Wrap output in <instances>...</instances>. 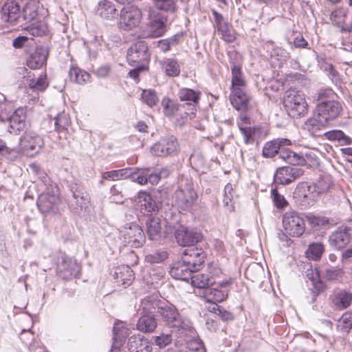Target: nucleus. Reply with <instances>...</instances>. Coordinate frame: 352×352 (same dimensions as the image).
I'll use <instances>...</instances> for the list:
<instances>
[{
    "mask_svg": "<svg viewBox=\"0 0 352 352\" xmlns=\"http://www.w3.org/2000/svg\"><path fill=\"white\" fill-rule=\"evenodd\" d=\"M341 110L342 105L336 100L318 103L314 118L307 120L306 124L316 128L325 126L329 121L338 118Z\"/></svg>",
    "mask_w": 352,
    "mask_h": 352,
    "instance_id": "nucleus-1",
    "label": "nucleus"
},
{
    "mask_svg": "<svg viewBox=\"0 0 352 352\" xmlns=\"http://www.w3.org/2000/svg\"><path fill=\"white\" fill-rule=\"evenodd\" d=\"M283 104L289 116L298 118L308 112V104L303 93L296 89H289L285 93Z\"/></svg>",
    "mask_w": 352,
    "mask_h": 352,
    "instance_id": "nucleus-2",
    "label": "nucleus"
},
{
    "mask_svg": "<svg viewBox=\"0 0 352 352\" xmlns=\"http://www.w3.org/2000/svg\"><path fill=\"white\" fill-rule=\"evenodd\" d=\"M148 22L142 31L143 36L155 38L162 36L166 32L167 16L153 9L151 4L147 10Z\"/></svg>",
    "mask_w": 352,
    "mask_h": 352,
    "instance_id": "nucleus-3",
    "label": "nucleus"
},
{
    "mask_svg": "<svg viewBox=\"0 0 352 352\" xmlns=\"http://www.w3.org/2000/svg\"><path fill=\"white\" fill-rule=\"evenodd\" d=\"M175 204L182 210H189L197 200L193 184L188 179H182L175 192Z\"/></svg>",
    "mask_w": 352,
    "mask_h": 352,
    "instance_id": "nucleus-4",
    "label": "nucleus"
},
{
    "mask_svg": "<svg viewBox=\"0 0 352 352\" xmlns=\"http://www.w3.org/2000/svg\"><path fill=\"white\" fill-rule=\"evenodd\" d=\"M232 283V279L230 278L226 280L218 283L215 287L206 288V289H205L204 296L206 301L214 304L212 308L214 312L216 313V311H217L221 313V310L219 309V306L217 303L223 302L228 298Z\"/></svg>",
    "mask_w": 352,
    "mask_h": 352,
    "instance_id": "nucleus-5",
    "label": "nucleus"
},
{
    "mask_svg": "<svg viewBox=\"0 0 352 352\" xmlns=\"http://www.w3.org/2000/svg\"><path fill=\"white\" fill-rule=\"evenodd\" d=\"M283 226L285 232L292 237H299L305 231V222L299 213L289 210L283 217Z\"/></svg>",
    "mask_w": 352,
    "mask_h": 352,
    "instance_id": "nucleus-6",
    "label": "nucleus"
},
{
    "mask_svg": "<svg viewBox=\"0 0 352 352\" xmlns=\"http://www.w3.org/2000/svg\"><path fill=\"white\" fill-rule=\"evenodd\" d=\"M158 314L162 319L172 327L179 329H187L188 324L183 321L176 309L172 304L162 302L158 307Z\"/></svg>",
    "mask_w": 352,
    "mask_h": 352,
    "instance_id": "nucleus-7",
    "label": "nucleus"
},
{
    "mask_svg": "<svg viewBox=\"0 0 352 352\" xmlns=\"http://www.w3.org/2000/svg\"><path fill=\"white\" fill-rule=\"evenodd\" d=\"M142 11L134 6L124 7L120 14L119 26L124 30H129L137 27L142 19Z\"/></svg>",
    "mask_w": 352,
    "mask_h": 352,
    "instance_id": "nucleus-8",
    "label": "nucleus"
},
{
    "mask_svg": "<svg viewBox=\"0 0 352 352\" xmlns=\"http://www.w3.org/2000/svg\"><path fill=\"white\" fill-rule=\"evenodd\" d=\"M126 59L131 65L148 62L150 59V53L146 43L144 41L133 43L128 49Z\"/></svg>",
    "mask_w": 352,
    "mask_h": 352,
    "instance_id": "nucleus-9",
    "label": "nucleus"
},
{
    "mask_svg": "<svg viewBox=\"0 0 352 352\" xmlns=\"http://www.w3.org/2000/svg\"><path fill=\"white\" fill-rule=\"evenodd\" d=\"M121 234L125 245L135 248H140L146 241L143 230L136 223H131L124 227Z\"/></svg>",
    "mask_w": 352,
    "mask_h": 352,
    "instance_id": "nucleus-10",
    "label": "nucleus"
},
{
    "mask_svg": "<svg viewBox=\"0 0 352 352\" xmlns=\"http://www.w3.org/2000/svg\"><path fill=\"white\" fill-rule=\"evenodd\" d=\"M177 96L181 101L186 102L185 104L184 114L186 116L192 119L195 117L197 111V106L201 96V92L196 91L189 88H181L177 94Z\"/></svg>",
    "mask_w": 352,
    "mask_h": 352,
    "instance_id": "nucleus-11",
    "label": "nucleus"
},
{
    "mask_svg": "<svg viewBox=\"0 0 352 352\" xmlns=\"http://www.w3.org/2000/svg\"><path fill=\"white\" fill-rule=\"evenodd\" d=\"M43 138L34 132H25L20 138V144L23 153L28 157H34L37 155L43 146Z\"/></svg>",
    "mask_w": 352,
    "mask_h": 352,
    "instance_id": "nucleus-12",
    "label": "nucleus"
},
{
    "mask_svg": "<svg viewBox=\"0 0 352 352\" xmlns=\"http://www.w3.org/2000/svg\"><path fill=\"white\" fill-rule=\"evenodd\" d=\"M179 151V144L173 135L160 139L151 148V152L155 156H167L176 154Z\"/></svg>",
    "mask_w": 352,
    "mask_h": 352,
    "instance_id": "nucleus-13",
    "label": "nucleus"
},
{
    "mask_svg": "<svg viewBox=\"0 0 352 352\" xmlns=\"http://www.w3.org/2000/svg\"><path fill=\"white\" fill-rule=\"evenodd\" d=\"M303 170L298 166H285L278 168L274 176L276 184L288 185L303 175Z\"/></svg>",
    "mask_w": 352,
    "mask_h": 352,
    "instance_id": "nucleus-14",
    "label": "nucleus"
},
{
    "mask_svg": "<svg viewBox=\"0 0 352 352\" xmlns=\"http://www.w3.org/2000/svg\"><path fill=\"white\" fill-rule=\"evenodd\" d=\"M175 237L179 245L191 248L201 240L202 234L197 229L181 226L175 230Z\"/></svg>",
    "mask_w": 352,
    "mask_h": 352,
    "instance_id": "nucleus-15",
    "label": "nucleus"
},
{
    "mask_svg": "<svg viewBox=\"0 0 352 352\" xmlns=\"http://www.w3.org/2000/svg\"><path fill=\"white\" fill-rule=\"evenodd\" d=\"M206 254L204 251L197 247L186 249L182 254V260L192 271H198L202 266Z\"/></svg>",
    "mask_w": 352,
    "mask_h": 352,
    "instance_id": "nucleus-16",
    "label": "nucleus"
},
{
    "mask_svg": "<svg viewBox=\"0 0 352 352\" xmlns=\"http://www.w3.org/2000/svg\"><path fill=\"white\" fill-rule=\"evenodd\" d=\"M229 56L232 72V90L244 89L246 82L241 72V55L236 52H231L229 54Z\"/></svg>",
    "mask_w": 352,
    "mask_h": 352,
    "instance_id": "nucleus-17",
    "label": "nucleus"
},
{
    "mask_svg": "<svg viewBox=\"0 0 352 352\" xmlns=\"http://www.w3.org/2000/svg\"><path fill=\"white\" fill-rule=\"evenodd\" d=\"M252 98L247 94L244 89H232L230 95V102L232 105L237 111L242 113L246 112L251 108Z\"/></svg>",
    "mask_w": 352,
    "mask_h": 352,
    "instance_id": "nucleus-18",
    "label": "nucleus"
},
{
    "mask_svg": "<svg viewBox=\"0 0 352 352\" xmlns=\"http://www.w3.org/2000/svg\"><path fill=\"white\" fill-rule=\"evenodd\" d=\"M215 26L221 38L227 43H232L235 39V34L232 25L225 21L223 16L217 11L213 10Z\"/></svg>",
    "mask_w": 352,
    "mask_h": 352,
    "instance_id": "nucleus-19",
    "label": "nucleus"
},
{
    "mask_svg": "<svg viewBox=\"0 0 352 352\" xmlns=\"http://www.w3.org/2000/svg\"><path fill=\"white\" fill-rule=\"evenodd\" d=\"M60 203L59 195L57 192H46L38 196L36 204L42 213H47L54 210Z\"/></svg>",
    "mask_w": 352,
    "mask_h": 352,
    "instance_id": "nucleus-20",
    "label": "nucleus"
},
{
    "mask_svg": "<svg viewBox=\"0 0 352 352\" xmlns=\"http://www.w3.org/2000/svg\"><path fill=\"white\" fill-rule=\"evenodd\" d=\"M351 231L350 228H338L329 236V245L336 250L343 249L351 241Z\"/></svg>",
    "mask_w": 352,
    "mask_h": 352,
    "instance_id": "nucleus-21",
    "label": "nucleus"
},
{
    "mask_svg": "<svg viewBox=\"0 0 352 352\" xmlns=\"http://www.w3.org/2000/svg\"><path fill=\"white\" fill-rule=\"evenodd\" d=\"M48 54L46 47L37 46L27 58V65L32 69H40L46 64Z\"/></svg>",
    "mask_w": 352,
    "mask_h": 352,
    "instance_id": "nucleus-22",
    "label": "nucleus"
},
{
    "mask_svg": "<svg viewBox=\"0 0 352 352\" xmlns=\"http://www.w3.org/2000/svg\"><path fill=\"white\" fill-rule=\"evenodd\" d=\"M1 19L7 23H13L21 16L20 6L15 1H8L1 10Z\"/></svg>",
    "mask_w": 352,
    "mask_h": 352,
    "instance_id": "nucleus-23",
    "label": "nucleus"
},
{
    "mask_svg": "<svg viewBox=\"0 0 352 352\" xmlns=\"http://www.w3.org/2000/svg\"><path fill=\"white\" fill-rule=\"evenodd\" d=\"M135 201L140 207V210L144 214L156 212L158 211V206L153 200L151 195L144 191L139 192Z\"/></svg>",
    "mask_w": 352,
    "mask_h": 352,
    "instance_id": "nucleus-24",
    "label": "nucleus"
},
{
    "mask_svg": "<svg viewBox=\"0 0 352 352\" xmlns=\"http://www.w3.org/2000/svg\"><path fill=\"white\" fill-rule=\"evenodd\" d=\"M291 144V140L287 138H276L268 141L263 148V156L266 158H272L279 153L280 146H289Z\"/></svg>",
    "mask_w": 352,
    "mask_h": 352,
    "instance_id": "nucleus-25",
    "label": "nucleus"
},
{
    "mask_svg": "<svg viewBox=\"0 0 352 352\" xmlns=\"http://www.w3.org/2000/svg\"><path fill=\"white\" fill-rule=\"evenodd\" d=\"M128 349L130 352H151L152 345L148 339L138 334L129 338Z\"/></svg>",
    "mask_w": 352,
    "mask_h": 352,
    "instance_id": "nucleus-26",
    "label": "nucleus"
},
{
    "mask_svg": "<svg viewBox=\"0 0 352 352\" xmlns=\"http://www.w3.org/2000/svg\"><path fill=\"white\" fill-rule=\"evenodd\" d=\"M113 277L118 285L126 287L132 283L134 274L129 266L120 265L116 268Z\"/></svg>",
    "mask_w": 352,
    "mask_h": 352,
    "instance_id": "nucleus-27",
    "label": "nucleus"
},
{
    "mask_svg": "<svg viewBox=\"0 0 352 352\" xmlns=\"http://www.w3.org/2000/svg\"><path fill=\"white\" fill-rule=\"evenodd\" d=\"M352 302V292L346 289L334 291L332 295V304L337 309L342 310L349 307Z\"/></svg>",
    "mask_w": 352,
    "mask_h": 352,
    "instance_id": "nucleus-28",
    "label": "nucleus"
},
{
    "mask_svg": "<svg viewBox=\"0 0 352 352\" xmlns=\"http://www.w3.org/2000/svg\"><path fill=\"white\" fill-rule=\"evenodd\" d=\"M162 106L164 114L169 118L178 116H182V113L187 111V109H185L184 105L179 104L167 97L163 98L162 100Z\"/></svg>",
    "mask_w": 352,
    "mask_h": 352,
    "instance_id": "nucleus-29",
    "label": "nucleus"
},
{
    "mask_svg": "<svg viewBox=\"0 0 352 352\" xmlns=\"http://www.w3.org/2000/svg\"><path fill=\"white\" fill-rule=\"evenodd\" d=\"M25 110L22 108L17 109L10 117L8 131L10 133H16L23 129L25 120Z\"/></svg>",
    "mask_w": 352,
    "mask_h": 352,
    "instance_id": "nucleus-30",
    "label": "nucleus"
},
{
    "mask_svg": "<svg viewBox=\"0 0 352 352\" xmlns=\"http://www.w3.org/2000/svg\"><path fill=\"white\" fill-rule=\"evenodd\" d=\"M150 4L155 11L157 10L166 12H174L176 10V6L173 0H148L144 1L142 3V10H147Z\"/></svg>",
    "mask_w": 352,
    "mask_h": 352,
    "instance_id": "nucleus-31",
    "label": "nucleus"
},
{
    "mask_svg": "<svg viewBox=\"0 0 352 352\" xmlns=\"http://www.w3.org/2000/svg\"><path fill=\"white\" fill-rule=\"evenodd\" d=\"M164 220L158 217H152L146 221V232L148 239L151 241H157L161 238L162 223Z\"/></svg>",
    "mask_w": 352,
    "mask_h": 352,
    "instance_id": "nucleus-32",
    "label": "nucleus"
},
{
    "mask_svg": "<svg viewBox=\"0 0 352 352\" xmlns=\"http://www.w3.org/2000/svg\"><path fill=\"white\" fill-rule=\"evenodd\" d=\"M193 272H195L188 267L182 260L175 263L170 270V274L173 278L183 280H188Z\"/></svg>",
    "mask_w": 352,
    "mask_h": 352,
    "instance_id": "nucleus-33",
    "label": "nucleus"
},
{
    "mask_svg": "<svg viewBox=\"0 0 352 352\" xmlns=\"http://www.w3.org/2000/svg\"><path fill=\"white\" fill-rule=\"evenodd\" d=\"M128 329L122 324H118L113 327V338L111 348L109 352H118L125 338L128 336Z\"/></svg>",
    "mask_w": 352,
    "mask_h": 352,
    "instance_id": "nucleus-34",
    "label": "nucleus"
},
{
    "mask_svg": "<svg viewBox=\"0 0 352 352\" xmlns=\"http://www.w3.org/2000/svg\"><path fill=\"white\" fill-rule=\"evenodd\" d=\"M346 12V10L343 8L336 9L331 12L330 19L334 24L341 27L342 31L350 32L352 31V22L349 24L344 23Z\"/></svg>",
    "mask_w": 352,
    "mask_h": 352,
    "instance_id": "nucleus-35",
    "label": "nucleus"
},
{
    "mask_svg": "<svg viewBox=\"0 0 352 352\" xmlns=\"http://www.w3.org/2000/svg\"><path fill=\"white\" fill-rule=\"evenodd\" d=\"M96 13L107 19H113L116 18L118 14L115 5L112 2L107 0L99 2Z\"/></svg>",
    "mask_w": 352,
    "mask_h": 352,
    "instance_id": "nucleus-36",
    "label": "nucleus"
},
{
    "mask_svg": "<svg viewBox=\"0 0 352 352\" xmlns=\"http://www.w3.org/2000/svg\"><path fill=\"white\" fill-rule=\"evenodd\" d=\"M156 327V319L150 314H142L137 323V329L144 333L153 332Z\"/></svg>",
    "mask_w": 352,
    "mask_h": 352,
    "instance_id": "nucleus-37",
    "label": "nucleus"
},
{
    "mask_svg": "<svg viewBox=\"0 0 352 352\" xmlns=\"http://www.w3.org/2000/svg\"><path fill=\"white\" fill-rule=\"evenodd\" d=\"M287 146H280L278 153L279 157L290 164L299 165L302 164L304 161L303 157L292 151L291 149L287 148Z\"/></svg>",
    "mask_w": 352,
    "mask_h": 352,
    "instance_id": "nucleus-38",
    "label": "nucleus"
},
{
    "mask_svg": "<svg viewBox=\"0 0 352 352\" xmlns=\"http://www.w3.org/2000/svg\"><path fill=\"white\" fill-rule=\"evenodd\" d=\"M162 71L168 76L175 77L180 74V67L176 59L172 58H164L160 62Z\"/></svg>",
    "mask_w": 352,
    "mask_h": 352,
    "instance_id": "nucleus-39",
    "label": "nucleus"
},
{
    "mask_svg": "<svg viewBox=\"0 0 352 352\" xmlns=\"http://www.w3.org/2000/svg\"><path fill=\"white\" fill-rule=\"evenodd\" d=\"M191 284L193 287L197 288H208L210 285H213L214 280L213 278H210L209 275L204 274H196L191 275L190 277Z\"/></svg>",
    "mask_w": 352,
    "mask_h": 352,
    "instance_id": "nucleus-40",
    "label": "nucleus"
},
{
    "mask_svg": "<svg viewBox=\"0 0 352 352\" xmlns=\"http://www.w3.org/2000/svg\"><path fill=\"white\" fill-rule=\"evenodd\" d=\"M332 185V177L329 175H324L314 184V190L318 195L326 193L329 190Z\"/></svg>",
    "mask_w": 352,
    "mask_h": 352,
    "instance_id": "nucleus-41",
    "label": "nucleus"
},
{
    "mask_svg": "<svg viewBox=\"0 0 352 352\" xmlns=\"http://www.w3.org/2000/svg\"><path fill=\"white\" fill-rule=\"evenodd\" d=\"M162 302L157 300L156 298L153 296L146 297L141 302L140 307L142 309L141 314H150L151 315L161 305Z\"/></svg>",
    "mask_w": 352,
    "mask_h": 352,
    "instance_id": "nucleus-42",
    "label": "nucleus"
},
{
    "mask_svg": "<svg viewBox=\"0 0 352 352\" xmlns=\"http://www.w3.org/2000/svg\"><path fill=\"white\" fill-rule=\"evenodd\" d=\"M72 192V196L75 200L76 204V209L78 208H82L85 206L86 204L89 201L87 194L85 192L83 188L80 186L76 184V187H72L71 189Z\"/></svg>",
    "mask_w": 352,
    "mask_h": 352,
    "instance_id": "nucleus-43",
    "label": "nucleus"
},
{
    "mask_svg": "<svg viewBox=\"0 0 352 352\" xmlns=\"http://www.w3.org/2000/svg\"><path fill=\"white\" fill-rule=\"evenodd\" d=\"M69 74L70 80L77 84L83 85L90 80L89 74L78 67H72Z\"/></svg>",
    "mask_w": 352,
    "mask_h": 352,
    "instance_id": "nucleus-44",
    "label": "nucleus"
},
{
    "mask_svg": "<svg viewBox=\"0 0 352 352\" xmlns=\"http://www.w3.org/2000/svg\"><path fill=\"white\" fill-rule=\"evenodd\" d=\"M336 327L338 331L348 333L352 328V312L344 313L338 320Z\"/></svg>",
    "mask_w": 352,
    "mask_h": 352,
    "instance_id": "nucleus-45",
    "label": "nucleus"
},
{
    "mask_svg": "<svg viewBox=\"0 0 352 352\" xmlns=\"http://www.w3.org/2000/svg\"><path fill=\"white\" fill-rule=\"evenodd\" d=\"M324 251V246L320 242L311 243L306 251L307 257L309 258L317 261L319 260Z\"/></svg>",
    "mask_w": 352,
    "mask_h": 352,
    "instance_id": "nucleus-46",
    "label": "nucleus"
},
{
    "mask_svg": "<svg viewBox=\"0 0 352 352\" xmlns=\"http://www.w3.org/2000/svg\"><path fill=\"white\" fill-rule=\"evenodd\" d=\"M27 31L34 36H41L47 32V27L45 23H34L26 28Z\"/></svg>",
    "mask_w": 352,
    "mask_h": 352,
    "instance_id": "nucleus-47",
    "label": "nucleus"
},
{
    "mask_svg": "<svg viewBox=\"0 0 352 352\" xmlns=\"http://www.w3.org/2000/svg\"><path fill=\"white\" fill-rule=\"evenodd\" d=\"M164 275L165 272L162 268L151 269L148 272L150 280H148L147 283L156 287L160 283V281L164 277Z\"/></svg>",
    "mask_w": 352,
    "mask_h": 352,
    "instance_id": "nucleus-48",
    "label": "nucleus"
},
{
    "mask_svg": "<svg viewBox=\"0 0 352 352\" xmlns=\"http://www.w3.org/2000/svg\"><path fill=\"white\" fill-rule=\"evenodd\" d=\"M142 98L151 107L155 106L159 101L157 93L152 89L144 90L142 94Z\"/></svg>",
    "mask_w": 352,
    "mask_h": 352,
    "instance_id": "nucleus-49",
    "label": "nucleus"
},
{
    "mask_svg": "<svg viewBox=\"0 0 352 352\" xmlns=\"http://www.w3.org/2000/svg\"><path fill=\"white\" fill-rule=\"evenodd\" d=\"M337 95L330 88L320 89L318 93V103L329 102L336 100Z\"/></svg>",
    "mask_w": 352,
    "mask_h": 352,
    "instance_id": "nucleus-50",
    "label": "nucleus"
},
{
    "mask_svg": "<svg viewBox=\"0 0 352 352\" xmlns=\"http://www.w3.org/2000/svg\"><path fill=\"white\" fill-rule=\"evenodd\" d=\"M30 87L36 91H44L48 86L46 74H41L36 79H32L30 82Z\"/></svg>",
    "mask_w": 352,
    "mask_h": 352,
    "instance_id": "nucleus-51",
    "label": "nucleus"
},
{
    "mask_svg": "<svg viewBox=\"0 0 352 352\" xmlns=\"http://www.w3.org/2000/svg\"><path fill=\"white\" fill-rule=\"evenodd\" d=\"M167 257L168 254L166 252L163 250H157L146 254L145 260L146 261L151 263H160L166 259Z\"/></svg>",
    "mask_w": 352,
    "mask_h": 352,
    "instance_id": "nucleus-52",
    "label": "nucleus"
},
{
    "mask_svg": "<svg viewBox=\"0 0 352 352\" xmlns=\"http://www.w3.org/2000/svg\"><path fill=\"white\" fill-rule=\"evenodd\" d=\"M22 153H23V151L21 146L13 148L6 146L1 155L10 161H14L18 159Z\"/></svg>",
    "mask_w": 352,
    "mask_h": 352,
    "instance_id": "nucleus-53",
    "label": "nucleus"
},
{
    "mask_svg": "<svg viewBox=\"0 0 352 352\" xmlns=\"http://www.w3.org/2000/svg\"><path fill=\"white\" fill-rule=\"evenodd\" d=\"M271 196L274 205L279 209L284 208L288 204L284 196L280 195L276 188L272 189Z\"/></svg>",
    "mask_w": 352,
    "mask_h": 352,
    "instance_id": "nucleus-54",
    "label": "nucleus"
},
{
    "mask_svg": "<svg viewBox=\"0 0 352 352\" xmlns=\"http://www.w3.org/2000/svg\"><path fill=\"white\" fill-rule=\"evenodd\" d=\"M272 58H276L280 63L285 62L289 58V53L282 47H276L271 52Z\"/></svg>",
    "mask_w": 352,
    "mask_h": 352,
    "instance_id": "nucleus-55",
    "label": "nucleus"
},
{
    "mask_svg": "<svg viewBox=\"0 0 352 352\" xmlns=\"http://www.w3.org/2000/svg\"><path fill=\"white\" fill-rule=\"evenodd\" d=\"M136 173L132 177V180L140 185L147 184V177L148 175V168H136Z\"/></svg>",
    "mask_w": 352,
    "mask_h": 352,
    "instance_id": "nucleus-56",
    "label": "nucleus"
},
{
    "mask_svg": "<svg viewBox=\"0 0 352 352\" xmlns=\"http://www.w3.org/2000/svg\"><path fill=\"white\" fill-rule=\"evenodd\" d=\"M309 186L303 185L301 187H298L295 192L296 195L299 197H302L305 199V204H302L305 206L311 205L314 202L313 196H311L306 192V191L309 190Z\"/></svg>",
    "mask_w": 352,
    "mask_h": 352,
    "instance_id": "nucleus-57",
    "label": "nucleus"
},
{
    "mask_svg": "<svg viewBox=\"0 0 352 352\" xmlns=\"http://www.w3.org/2000/svg\"><path fill=\"white\" fill-rule=\"evenodd\" d=\"M187 352H206L204 343L199 339H193L187 343Z\"/></svg>",
    "mask_w": 352,
    "mask_h": 352,
    "instance_id": "nucleus-58",
    "label": "nucleus"
},
{
    "mask_svg": "<svg viewBox=\"0 0 352 352\" xmlns=\"http://www.w3.org/2000/svg\"><path fill=\"white\" fill-rule=\"evenodd\" d=\"M37 16V12L35 10L34 6L28 3L24 7L23 10V17L24 20L30 21L34 19Z\"/></svg>",
    "mask_w": 352,
    "mask_h": 352,
    "instance_id": "nucleus-59",
    "label": "nucleus"
},
{
    "mask_svg": "<svg viewBox=\"0 0 352 352\" xmlns=\"http://www.w3.org/2000/svg\"><path fill=\"white\" fill-rule=\"evenodd\" d=\"M344 271L340 268H329L325 271V277L330 280H338L342 277Z\"/></svg>",
    "mask_w": 352,
    "mask_h": 352,
    "instance_id": "nucleus-60",
    "label": "nucleus"
},
{
    "mask_svg": "<svg viewBox=\"0 0 352 352\" xmlns=\"http://www.w3.org/2000/svg\"><path fill=\"white\" fill-rule=\"evenodd\" d=\"M111 199L113 202L117 204L123 203V195L120 188L116 185L113 186L110 190Z\"/></svg>",
    "mask_w": 352,
    "mask_h": 352,
    "instance_id": "nucleus-61",
    "label": "nucleus"
},
{
    "mask_svg": "<svg viewBox=\"0 0 352 352\" xmlns=\"http://www.w3.org/2000/svg\"><path fill=\"white\" fill-rule=\"evenodd\" d=\"M248 128L255 141L264 138L267 134V131L261 126H248Z\"/></svg>",
    "mask_w": 352,
    "mask_h": 352,
    "instance_id": "nucleus-62",
    "label": "nucleus"
},
{
    "mask_svg": "<svg viewBox=\"0 0 352 352\" xmlns=\"http://www.w3.org/2000/svg\"><path fill=\"white\" fill-rule=\"evenodd\" d=\"M54 125L55 129L58 132H63L65 133L66 129V118L63 114H58L54 118Z\"/></svg>",
    "mask_w": 352,
    "mask_h": 352,
    "instance_id": "nucleus-63",
    "label": "nucleus"
},
{
    "mask_svg": "<svg viewBox=\"0 0 352 352\" xmlns=\"http://www.w3.org/2000/svg\"><path fill=\"white\" fill-rule=\"evenodd\" d=\"M171 341L172 337L169 334H162L159 336H156L155 339L156 345L159 346L160 348L165 347L169 344Z\"/></svg>",
    "mask_w": 352,
    "mask_h": 352,
    "instance_id": "nucleus-64",
    "label": "nucleus"
}]
</instances>
